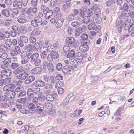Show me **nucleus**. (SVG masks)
I'll return each mask as SVG.
<instances>
[{
  "label": "nucleus",
  "instance_id": "obj_1",
  "mask_svg": "<svg viewBox=\"0 0 134 134\" xmlns=\"http://www.w3.org/2000/svg\"><path fill=\"white\" fill-rule=\"evenodd\" d=\"M30 60L34 63L36 66L39 65L41 64V62L40 59L39 58L38 54L37 53L32 54Z\"/></svg>",
  "mask_w": 134,
  "mask_h": 134
},
{
  "label": "nucleus",
  "instance_id": "obj_2",
  "mask_svg": "<svg viewBox=\"0 0 134 134\" xmlns=\"http://www.w3.org/2000/svg\"><path fill=\"white\" fill-rule=\"evenodd\" d=\"M75 39L72 37H68L66 40V42L69 45L72 47L76 48L77 47L78 45L75 42Z\"/></svg>",
  "mask_w": 134,
  "mask_h": 134
},
{
  "label": "nucleus",
  "instance_id": "obj_3",
  "mask_svg": "<svg viewBox=\"0 0 134 134\" xmlns=\"http://www.w3.org/2000/svg\"><path fill=\"white\" fill-rule=\"evenodd\" d=\"M44 107L43 105L40 103H38L35 105V111L39 114L42 113L43 111Z\"/></svg>",
  "mask_w": 134,
  "mask_h": 134
},
{
  "label": "nucleus",
  "instance_id": "obj_4",
  "mask_svg": "<svg viewBox=\"0 0 134 134\" xmlns=\"http://www.w3.org/2000/svg\"><path fill=\"white\" fill-rule=\"evenodd\" d=\"M50 53L51 54H48L47 57V60L49 61H52L53 59H57L58 57V55L57 52Z\"/></svg>",
  "mask_w": 134,
  "mask_h": 134
},
{
  "label": "nucleus",
  "instance_id": "obj_5",
  "mask_svg": "<svg viewBox=\"0 0 134 134\" xmlns=\"http://www.w3.org/2000/svg\"><path fill=\"white\" fill-rule=\"evenodd\" d=\"M29 76L28 74L25 72L16 76V78L18 79L24 80L27 78Z\"/></svg>",
  "mask_w": 134,
  "mask_h": 134
},
{
  "label": "nucleus",
  "instance_id": "obj_6",
  "mask_svg": "<svg viewBox=\"0 0 134 134\" xmlns=\"http://www.w3.org/2000/svg\"><path fill=\"white\" fill-rule=\"evenodd\" d=\"M3 61V64L1 66V68L2 69L7 68L9 65V64L11 62V59L9 58H6Z\"/></svg>",
  "mask_w": 134,
  "mask_h": 134
},
{
  "label": "nucleus",
  "instance_id": "obj_7",
  "mask_svg": "<svg viewBox=\"0 0 134 134\" xmlns=\"http://www.w3.org/2000/svg\"><path fill=\"white\" fill-rule=\"evenodd\" d=\"M57 96V93L55 92H53L52 94L47 95L46 96V99L48 101L52 102L56 98Z\"/></svg>",
  "mask_w": 134,
  "mask_h": 134
},
{
  "label": "nucleus",
  "instance_id": "obj_8",
  "mask_svg": "<svg viewBox=\"0 0 134 134\" xmlns=\"http://www.w3.org/2000/svg\"><path fill=\"white\" fill-rule=\"evenodd\" d=\"M72 69V67L71 65L65 66L62 69L63 72L65 74H70L71 71Z\"/></svg>",
  "mask_w": 134,
  "mask_h": 134
},
{
  "label": "nucleus",
  "instance_id": "obj_9",
  "mask_svg": "<svg viewBox=\"0 0 134 134\" xmlns=\"http://www.w3.org/2000/svg\"><path fill=\"white\" fill-rule=\"evenodd\" d=\"M28 41L27 38L25 36H22L20 37V41L19 42V45L21 47H23L24 43H26Z\"/></svg>",
  "mask_w": 134,
  "mask_h": 134
},
{
  "label": "nucleus",
  "instance_id": "obj_10",
  "mask_svg": "<svg viewBox=\"0 0 134 134\" xmlns=\"http://www.w3.org/2000/svg\"><path fill=\"white\" fill-rule=\"evenodd\" d=\"M44 18L46 20L49 19L52 16L53 14V12L52 10L49 9L44 13Z\"/></svg>",
  "mask_w": 134,
  "mask_h": 134
},
{
  "label": "nucleus",
  "instance_id": "obj_11",
  "mask_svg": "<svg viewBox=\"0 0 134 134\" xmlns=\"http://www.w3.org/2000/svg\"><path fill=\"white\" fill-rule=\"evenodd\" d=\"M81 37L82 39H81V41L83 40V42L85 43V44H88L90 43V41L88 39V36L87 35L85 34H82L81 35Z\"/></svg>",
  "mask_w": 134,
  "mask_h": 134
},
{
  "label": "nucleus",
  "instance_id": "obj_12",
  "mask_svg": "<svg viewBox=\"0 0 134 134\" xmlns=\"http://www.w3.org/2000/svg\"><path fill=\"white\" fill-rule=\"evenodd\" d=\"M41 68L36 67L32 69L30 71L31 73L34 75H36L40 74L41 71Z\"/></svg>",
  "mask_w": 134,
  "mask_h": 134
},
{
  "label": "nucleus",
  "instance_id": "obj_13",
  "mask_svg": "<svg viewBox=\"0 0 134 134\" xmlns=\"http://www.w3.org/2000/svg\"><path fill=\"white\" fill-rule=\"evenodd\" d=\"M88 49L89 46L86 44H81L79 47L80 51L83 53L87 51Z\"/></svg>",
  "mask_w": 134,
  "mask_h": 134
},
{
  "label": "nucleus",
  "instance_id": "obj_14",
  "mask_svg": "<svg viewBox=\"0 0 134 134\" xmlns=\"http://www.w3.org/2000/svg\"><path fill=\"white\" fill-rule=\"evenodd\" d=\"M43 16V14L41 12L38 13V16L36 17L35 18V20L38 23H40L42 21V18Z\"/></svg>",
  "mask_w": 134,
  "mask_h": 134
},
{
  "label": "nucleus",
  "instance_id": "obj_15",
  "mask_svg": "<svg viewBox=\"0 0 134 134\" xmlns=\"http://www.w3.org/2000/svg\"><path fill=\"white\" fill-rule=\"evenodd\" d=\"M24 69L23 66H20L16 69L13 71L14 75H18L20 73L23 72L24 71Z\"/></svg>",
  "mask_w": 134,
  "mask_h": 134
},
{
  "label": "nucleus",
  "instance_id": "obj_16",
  "mask_svg": "<svg viewBox=\"0 0 134 134\" xmlns=\"http://www.w3.org/2000/svg\"><path fill=\"white\" fill-rule=\"evenodd\" d=\"M83 56L82 55L81 53L79 52L77 53L76 54V58L78 60V62L79 63H83L82 61Z\"/></svg>",
  "mask_w": 134,
  "mask_h": 134
},
{
  "label": "nucleus",
  "instance_id": "obj_17",
  "mask_svg": "<svg viewBox=\"0 0 134 134\" xmlns=\"http://www.w3.org/2000/svg\"><path fill=\"white\" fill-rule=\"evenodd\" d=\"M123 23V22L121 20L119 21L116 23V27L119 32L121 31Z\"/></svg>",
  "mask_w": 134,
  "mask_h": 134
},
{
  "label": "nucleus",
  "instance_id": "obj_18",
  "mask_svg": "<svg viewBox=\"0 0 134 134\" xmlns=\"http://www.w3.org/2000/svg\"><path fill=\"white\" fill-rule=\"evenodd\" d=\"M35 79V77L33 76H30L27 77V79L24 82V83L26 84H27L32 82Z\"/></svg>",
  "mask_w": 134,
  "mask_h": 134
},
{
  "label": "nucleus",
  "instance_id": "obj_19",
  "mask_svg": "<svg viewBox=\"0 0 134 134\" xmlns=\"http://www.w3.org/2000/svg\"><path fill=\"white\" fill-rule=\"evenodd\" d=\"M64 20V19L63 18L59 19L56 23V27L57 28L61 27L63 24Z\"/></svg>",
  "mask_w": 134,
  "mask_h": 134
},
{
  "label": "nucleus",
  "instance_id": "obj_20",
  "mask_svg": "<svg viewBox=\"0 0 134 134\" xmlns=\"http://www.w3.org/2000/svg\"><path fill=\"white\" fill-rule=\"evenodd\" d=\"M47 47L48 53L55 52V47L52 45L49 44Z\"/></svg>",
  "mask_w": 134,
  "mask_h": 134
},
{
  "label": "nucleus",
  "instance_id": "obj_21",
  "mask_svg": "<svg viewBox=\"0 0 134 134\" xmlns=\"http://www.w3.org/2000/svg\"><path fill=\"white\" fill-rule=\"evenodd\" d=\"M94 16L93 19V21L95 23L99 24L102 21V19L100 16Z\"/></svg>",
  "mask_w": 134,
  "mask_h": 134
},
{
  "label": "nucleus",
  "instance_id": "obj_22",
  "mask_svg": "<svg viewBox=\"0 0 134 134\" xmlns=\"http://www.w3.org/2000/svg\"><path fill=\"white\" fill-rule=\"evenodd\" d=\"M99 79V77L97 76H94L91 78V81L92 85H94L97 83V81Z\"/></svg>",
  "mask_w": 134,
  "mask_h": 134
},
{
  "label": "nucleus",
  "instance_id": "obj_23",
  "mask_svg": "<svg viewBox=\"0 0 134 134\" xmlns=\"http://www.w3.org/2000/svg\"><path fill=\"white\" fill-rule=\"evenodd\" d=\"M2 73L3 75L7 76H9L11 75V71L8 69H6L3 70Z\"/></svg>",
  "mask_w": 134,
  "mask_h": 134
},
{
  "label": "nucleus",
  "instance_id": "obj_24",
  "mask_svg": "<svg viewBox=\"0 0 134 134\" xmlns=\"http://www.w3.org/2000/svg\"><path fill=\"white\" fill-rule=\"evenodd\" d=\"M69 63L74 67H76L78 64L77 60L72 58L70 60Z\"/></svg>",
  "mask_w": 134,
  "mask_h": 134
},
{
  "label": "nucleus",
  "instance_id": "obj_25",
  "mask_svg": "<svg viewBox=\"0 0 134 134\" xmlns=\"http://www.w3.org/2000/svg\"><path fill=\"white\" fill-rule=\"evenodd\" d=\"M83 31L82 27H79L76 29L75 31V35L76 36H79L80 34Z\"/></svg>",
  "mask_w": 134,
  "mask_h": 134
},
{
  "label": "nucleus",
  "instance_id": "obj_26",
  "mask_svg": "<svg viewBox=\"0 0 134 134\" xmlns=\"http://www.w3.org/2000/svg\"><path fill=\"white\" fill-rule=\"evenodd\" d=\"M129 11L128 10L123 11L121 14L120 17L122 18L126 17H128L129 16Z\"/></svg>",
  "mask_w": 134,
  "mask_h": 134
},
{
  "label": "nucleus",
  "instance_id": "obj_27",
  "mask_svg": "<svg viewBox=\"0 0 134 134\" xmlns=\"http://www.w3.org/2000/svg\"><path fill=\"white\" fill-rule=\"evenodd\" d=\"M97 27V26L95 24L92 23L90 24L88 26V29L90 30H96Z\"/></svg>",
  "mask_w": 134,
  "mask_h": 134
},
{
  "label": "nucleus",
  "instance_id": "obj_28",
  "mask_svg": "<svg viewBox=\"0 0 134 134\" xmlns=\"http://www.w3.org/2000/svg\"><path fill=\"white\" fill-rule=\"evenodd\" d=\"M2 14L6 17H8L10 15V12L8 9H5L2 10Z\"/></svg>",
  "mask_w": 134,
  "mask_h": 134
},
{
  "label": "nucleus",
  "instance_id": "obj_29",
  "mask_svg": "<svg viewBox=\"0 0 134 134\" xmlns=\"http://www.w3.org/2000/svg\"><path fill=\"white\" fill-rule=\"evenodd\" d=\"M34 47L32 45L30 44L26 45L24 47L25 49L28 51H33Z\"/></svg>",
  "mask_w": 134,
  "mask_h": 134
},
{
  "label": "nucleus",
  "instance_id": "obj_30",
  "mask_svg": "<svg viewBox=\"0 0 134 134\" xmlns=\"http://www.w3.org/2000/svg\"><path fill=\"white\" fill-rule=\"evenodd\" d=\"M17 21L19 23L23 24L26 22L27 20L24 18L20 17L17 19Z\"/></svg>",
  "mask_w": 134,
  "mask_h": 134
},
{
  "label": "nucleus",
  "instance_id": "obj_31",
  "mask_svg": "<svg viewBox=\"0 0 134 134\" xmlns=\"http://www.w3.org/2000/svg\"><path fill=\"white\" fill-rule=\"evenodd\" d=\"M27 100V98L25 97L18 99L16 101L17 102L19 103H20L22 104H25Z\"/></svg>",
  "mask_w": 134,
  "mask_h": 134
},
{
  "label": "nucleus",
  "instance_id": "obj_32",
  "mask_svg": "<svg viewBox=\"0 0 134 134\" xmlns=\"http://www.w3.org/2000/svg\"><path fill=\"white\" fill-rule=\"evenodd\" d=\"M28 62V60L27 59H21V63L22 65H24L25 67H28L29 65V64L27 63Z\"/></svg>",
  "mask_w": 134,
  "mask_h": 134
},
{
  "label": "nucleus",
  "instance_id": "obj_33",
  "mask_svg": "<svg viewBox=\"0 0 134 134\" xmlns=\"http://www.w3.org/2000/svg\"><path fill=\"white\" fill-rule=\"evenodd\" d=\"M29 109L31 111H34L35 109V105L34 103H30L28 106Z\"/></svg>",
  "mask_w": 134,
  "mask_h": 134
},
{
  "label": "nucleus",
  "instance_id": "obj_34",
  "mask_svg": "<svg viewBox=\"0 0 134 134\" xmlns=\"http://www.w3.org/2000/svg\"><path fill=\"white\" fill-rule=\"evenodd\" d=\"M10 103L9 102H3L1 104V106L4 108H5L9 107L10 105Z\"/></svg>",
  "mask_w": 134,
  "mask_h": 134
},
{
  "label": "nucleus",
  "instance_id": "obj_35",
  "mask_svg": "<svg viewBox=\"0 0 134 134\" xmlns=\"http://www.w3.org/2000/svg\"><path fill=\"white\" fill-rule=\"evenodd\" d=\"M129 8V6L128 4L124 3L122 6H121L120 9L124 10H127Z\"/></svg>",
  "mask_w": 134,
  "mask_h": 134
},
{
  "label": "nucleus",
  "instance_id": "obj_36",
  "mask_svg": "<svg viewBox=\"0 0 134 134\" xmlns=\"http://www.w3.org/2000/svg\"><path fill=\"white\" fill-rule=\"evenodd\" d=\"M8 56L7 54L5 52H1L0 53V58L2 59H4L7 58Z\"/></svg>",
  "mask_w": 134,
  "mask_h": 134
},
{
  "label": "nucleus",
  "instance_id": "obj_37",
  "mask_svg": "<svg viewBox=\"0 0 134 134\" xmlns=\"http://www.w3.org/2000/svg\"><path fill=\"white\" fill-rule=\"evenodd\" d=\"M57 0H51L50 2V6L52 8L54 7L57 4Z\"/></svg>",
  "mask_w": 134,
  "mask_h": 134
},
{
  "label": "nucleus",
  "instance_id": "obj_38",
  "mask_svg": "<svg viewBox=\"0 0 134 134\" xmlns=\"http://www.w3.org/2000/svg\"><path fill=\"white\" fill-rule=\"evenodd\" d=\"M75 54L74 50V49H72L67 54V56L68 58H72L74 56Z\"/></svg>",
  "mask_w": 134,
  "mask_h": 134
},
{
  "label": "nucleus",
  "instance_id": "obj_39",
  "mask_svg": "<svg viewBox=\"0 0 134 134\" xmlns=\"http://www.w3.org/2000/svg\"><path fill=\"white\" fill-rule=\"evenodd\" d=\"M49 71L51 72H52L54 70L53 65L52 63H48L47 66Z\"/></svg>",
  "mask_w": 134,
  "mask_h": 134
},
{
  "label": "nucleus",
  "instance_id": "obj_40",
  "mask_svg": "<svg viewBox=\"0 0 134 134\" xmlns=\"http://www.w3.org/2000/svg\"><path fill=\"white\" fill-rule=\"evenodd\" d=\"M71 25L73 27L77 28L80 25V23L78 21H74L72 23Z\"/></svg>",
  "mask_w": 134,
  "mask_h": 134
},
{
  "label": "nucleus",
  "instance_id": "obj_41",
  "mask_svg": "<svg viewBox=\"0 0 134 134\" xmlns=\"http://www.w3.org/2000/svg\"><path fill=\"white\" fill-rule=\"evenodd\" d=\"M45 84V82L43 81L38 80L36 82V85L39 87H42Z\"/></svg>",
  "mask_w": 134,
  "mask_h": 134
},
{
  "label": "nucleus",
  "instance_id": "obj_42",
  "mask_svg": "<svg viewBox=\"0 0 134 134\" xmlns=\"http://www.w3.org/2000/svg\"><path fill=\"white\" fill-rule=\"evenodd\" d=\"M75 15L72 14H69L68 17V20L69 21L73 20L75 19Z\"/></svg>",
  "mask_w": 134,
  "mask_h": 134
},
{
  "label": "nucleus",
  "instance_id": "obj_43",
  "mask_svg": "<svg viewBox=\"0 0 134 134\" xmlns=\"http://www.w3.org/2000/svg\"><path fill=\"white\" fill-rule=\"evenodd\" d=\"M44 106L46 108L48 109H50L52 107L53 105L50 103L46 102L44 104Z\"/></svg>",
  "mask_w": 134,
  "mask_h": 134
},
{
  "label": "nucleus",
  "instance_id": "obj_44",
  "mask_svg": "<svg viewBox=\"0 0 134 134\" xmlns=\"http://www.w3.org/2000/svg\"><path fill=\"white\" fill-rule=\"evenodd\" d=\"M95 12L94 13V16H100L101 15V11L99 8L95 9Z\"/></svg>",
  "mask_w": 134,
  "mask_h": 134
},
{
  "label": "nucleus",
  "instance_id": "obj_45",
  "mask_svg": "<svg viewBox=\"0 0 134 134\" xmlns=\"http://www.w3.org/2000/svg\"><path fill=\"white\" fill-rule=\"evenodd\" d=\"M19 66L18 63L13 62L12 63L10 67L11 68L15 69H16Z\"/></svg>",
  "mask_w": 134,
  "mask_h": 134
},
{
  "label": "nucleus",
  "instance_id": "obj_46",
  "mask_svg": "<svg viewBox=\"0 0 134 134\" xmlns=\"http://www.w3.org/2000/svg\"><path fill=\"white\" fill-rule=\"evenodd\" d=\"M26 92L25 91H21L17 94V96L19 97H21L24 96L26 94Z\"/></svg>",
  "mask_w": 134,
  "mask_h": 134
},
{
  "label": "nucleus",
  "instance_id": "obj_47",
  "mask_svg": "<svg viewBox=\"0 0 134 134\" xmlns=\"http://www.w3.org/2000/svg\"><path fill=\"white\" fill-rule=\"evenodd\" d=\"M43 80L47 82H49L50 81V77L47 75H44L43 76Z\"/></svg>",
  "mask_w": 134,
  "mask_h": 134
},
{
  "label": "nucleus",
  "instance_id": "obj_48",
  "mask_svg": "<svg viewBox=\"0 0 134 134\" xmlns=\"http://www.w3.org/2000/svg\"><path fill=\"white\" fill-rule=\"evenodd\" d=\"M82 110H75L74 112V115L75 116L77 117L82 113Z\"/></svg>",
  "mask_w": 134,
  "mask_h": 134
},
{
  "label": "nucleus",
  "instance_id": "obj_49",
  "mask_svg": "<svg viewBox=\"0 0 134 134\" xmlns=\"http://www.w3.org/2000/svg\"><path fill=\"white\" fill-rule=\"evenodd\" d=\"M27 101L30 100L34 96V94L33 92L31 93H27Z\"/></svg>",
  "mask_w": 134,
  "mask_h": 134
},
{
  "label": "nucleus",
  "instance_id": "obj_50",
  "mask_svg": "<svg viewBox=\"0 0 134 134\" xmlns=\"http://www.w3.org/2000/svg\"><path fill=\"white\" fill-rule=\"evenodd\" d=\"M5 43L7 46L10 47L12 45V41L9 39H7L6 40Z\"/></svg>",
  "mask_w": 134,
  "mask_h": 134
},
{
  "label": "nucleus",
  "instance_id": "obj_51",
  "mask_svg": "<svg viewBox=\"0 0 134 134\" xmlns=\"http://www.w3.org/2000/svg\"><path fill=\"white\" fill-rule=\"evenodd\" d=\"M47 47L44 46H41L40 48L41 51L42 53H48V51L47 50Z\"/></svg>",
  "mask_w": 134,
  "mask_h": 134
},
{
  "label": "nucleus",
  "instance_id": "obj_52",
  "mask_svg": "<svg viewBox=\"0 0 134 134\" xmlns=\"http://www.w3.org/2000/svg\"><path fill=\"white\" fill-rule=\"evenodd\" d=\"M3 89L5 91H10L11 89L10 84L5 86L4 87Z\"/></svg>",
  "mask_w": 134,
  "mask_h": 134
},
{
  "label": "nucleus",
  "instance_id": "obj_53",
  "mask_svg": "<svg viewBox=\"0 0 134 134\" xmlns=\"http://www.w3.org/2000/svg\"><path fill=\"white\" fill-rule=\"evenodd\" d=\"M70 50V47L68 45H65L64 46L63 50L65 53L69 51Z\"/></svg>",
  "mask_w": 134,
  "mask_h": 134
},
{
  "label": "nucleus",
  "instance_id": "obj_54",
  "mask_svg": "<svg viewBox=\"0 0 134 134\" xmlns=\"http://www.w3.org/2000/svg\"><path fill=\"white\" fill-rule=\"evenodd\" d=\"M70 99L69 97H66L62 102V104L63 105L67 104L69 102Z\"/></svg>",
  "mask_w": 134,
  "mask_h": 134
},
{
  "label": "nucleus",
  "instance_id": "obj_55",
  "mask_svg": "<svg viewBox=\"0 0 134 134\" xmlns=\"http://www.w3.org/2000/svg\"><path fill=\"white\" fill-rule=\"evenodd\" d=\"M134 31V24L130 25L128 29V31L129 32H130L132 31Z\"/></svg>",
  "mask_w": 134,
  "mask_h": 134
},
{
  "label": "nucleus",
  "instance_id": "obj_56",
  "mask_svg": "<svg viewBox=\"0 0 134 134\" xmlns=\"http://www.w3.org/2000/svg\"><path fill=\"white\" fill-rule=\"evenodd\" d=\"M90 20V18L89 16H85L83 19V21L86 24L88 23Z\"/></svg>",
  "mask_w": 134,
  "mask_h": 134
},
{
  "label": "nucleus",
  "instance_id": "obj_57",
  "mask_svg": "<svg viewBox=\"0 0 134 134\" xmlns=\"http://www.w3.org/2000/svg\"><path fill=\"white\" fill-rule=\"evenodd\" d=\"M32 103L36 105L37 104L38 102V97L36 96L34 97L32 99Z\"/></svg>",
  "mask_w": 134,
  "mask_h": 134
},
{
  "label": "nucleus",
  "instance_id": "obj_58",
  "mask_svg": "<svg viewBox=\"0 0 134 134\" xmlns=\"http://www.w3.org/2000/svg\"><path fill=\"white\" fill-rule=\"evenodd\" d=\"M9 94L12 98H14L17 93H15L14 90L10 91H9Z\"/></svg>",
  "mask_w": 134,
  "mask_h": 134
},
{
  "label": "nucleus",
  "instance_id": "obj_59",
  "mask_svg": "<svg viewBox=\"0 0 134 134\" xmlns=\"http://www.w3.org/2000/svg\"><path fill=\"white\" fill-rule=\"evenodd\" d=\"M62 64L61 63H59L56 65V69L58 71L61 70L62 68Z\"/></svg>",
  "mask_w": 134,
  "mask_h": 134
},
{
  "label": "nucleus",
  "instance_id": "obj_60",
  "mask_svg": "<svg viewBox=\"0 0 134 134\" xmlns=\"http://www.w3.org/2000/svg\"><path fill=\"white\" fill-rule=\"evenodd\" d=\"M45 89H51L53 88L52 85L50 84H46L44 86Z\"/></svg>",
  "mask_w": 134,
  "mask_h": 134
},
{
  "label": "nucleus",
  "instance_id": "obj_61",
  "mask_svg": "<svg viewBox=\"0 0 134 134\" xmlns=\"http://www.w3.org/2000/svg\"><path fill=\"white\" fill-rule=\"evenodd\" d=\"M14 51L16 52L18 54H19L21 53V49L19 47L16 46L15 47Z\"/></svg>",
  "mask_w": 134,
  "mask_h": 134
},
{
  "label": "nucleus",
  "instance_id": "obj_62",
  "mask_svg": "<svg viewBox=\"0 0 134 134\" xmlns=\"http://www.w3.org/2000/svg\"><path fill=\"white\" fill-rule=\"evenodd\" d=\"M38 2V0H32L31 3L32 5L34 6H37Z\"/></svg>",
  "mask_w": 134,
  "mask_h": 134
},
{
  "label": "nucleus",
  "instance_id": "obj_63",
  "mask_svg": "<svg viewBox=\"0 0 134 134\" xmlns=\"http://www.w3.org/2000/svg\"><path fill=\"white\" fill-rule=\"evenodd\" d=\"M49 9V8L46 7V6L44 5H42L41 7V9L43 10V13H44Z\"/></svg>",
  "mask_w": 134,
  "mask_h": 134
},
{
  "label": "nucleus",
  "instance_id": "obj_64",
  "mask_svg": "<svg viewBox=\"0 0 134 134\" xmlns=\"http://www.w3.org/2000/svg\"><path fill=\"white\" fill-rule=\"evenodd\" d=\"M31 24L32 26L35 27H36L38 25L37 23L35 20H33L31 21Z\"/></svg>",
  "mask_w": 134,
  "mask_h": 134
}]
</instances>
